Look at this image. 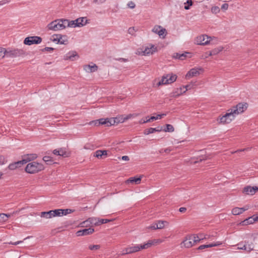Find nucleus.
<instances>
[{
    "mask_svg": "<svg viewBox=\"0 0 258 258\" xmlns=\"http://www.w3.org/2000/svg\"><path fill=\"white\" fill-rule=\"evenodd\" d=\"M120 120L116 118H100L96 120L91 121L90 124H94L96 126H98L100 124L105 125L106 126H109L114 125L115 123H118Z\"/></svg>",
    "mask_w": 258,
    "mask_h": 258,
    "instance_id": "obj_1",
    "label": "nucleus"
},
{
    "mask_svg": "<svg viewBox=\"0 0 258 258\" xmlns=\"http://www.w3.org/2000/svg\"><path fill=\"white\" fill-rule=\"evenodd\" d=\"M84 69L88 73L95 72L97 70L98 67L96 64H94L93 66L90 64L85 65L84 66Z\"/></svg>",
    "mask_w": 258,
    "mask_h": 258,
    "instance_id": "obj_17",
    "label": "nucleus"
},
{
    "mask_svg": "<svg viewBox=\"0 0 258 258\" xmlns=\"http://www.w3.org/2000/svg\"><path fill=\"white\" fill-rule=\"evenodd\" d=\"M39 215L41 218H44L46 219H50L53 217L52 210H50L47 212H42L40 213Z\"/></svg>",
    "mask_w": 258,
    "mask_h": 258,
    "instance_id": "obj_20",
    "label": "nucleus"
},
{
    "mask_svg": "<svg viewBox=\"0 0 258 258\" xmlns=\"http://www.w3.org/2000/svg\"><path fill=\"white\" fill-rule=\"evenodd\" d=\"M141 177H133L130 178L128 180H126V182L127 183H132L135 184H139L141 182Z\"/></svg>",
    "mask_w": 258,
    "mask_h": 258,
    "instance_id": "obj_23",
    "label": "nucleus"
},
{
    "mask_svg": "<svg viewBox=\"0 0 258 258\" xmlns=\"http://www.w3.org/2000/svg\"><path fill=\"white\" fill-rule=\"evenodd\" d=\"M56 36L59 37V39H60V40H66L64 38V37H68L67 35H62L61 34H56Z\"/></svg>",
    "mask_w": 258,
    "mask_h": 258,
    "instance_id": "obj_58",
    "label": "nucleus"
},
{
    "mask_svg": "<svg viewBox=\"0 0 258 258\" xmlns=\"http://www.w3.org/2000/svg\"><path fill=\"white\" fill-rule=\"evenodd\" d=\"M186 211V208L185 207H181L179 209V211L181 213H184Z\"/></svg>",
    "mask_w": 258,
    "mask_h": 258,
    "instance_id": "obj_63",
    "label": "nucleus"
},
{
    "mask_svg": "<svg viewBox=\"0 0 258 258\" xmlns=\"http://www.w3.org/2000/svg\"><path fill=\"white\" fill-rule=\"evenodd\" d=\"M54 50V48L52 47H45L43 49H42V51H50Z\"/></svg>",
    "mask_w": 258,
    "mask_h": 258,
    "instance_id": "obj_54",
    "label": "nucleus"
},
{
    "mask_svg": "<svg viewBox=\"0 0 258 258\" xmlns=\"http://www.w3.org/2000/svg\"><path fill=\"white\" fill-rule=\"evenodd\" d=\"M52 37H53L52 41L53 42H56L57 43H59L61 44H67L68 43V37H64V38L66 40H60L59 37L56 36V34L53 35Z\"/></svg>",
    "mask_w": 258,
    "mask_h": 258,
    "instance_id": "obj_19",
    "label": "nucleus"
},
{
    "mask_svg": "<svg viewBox=\"0 0 258 258\" xmlns=\"http://www.w3.org/2000/svg\"><path fill=\"white\" fill-rule=\"evenodd\" d=\"M248 104L246 103H239L236 105L233 106L231 109L235 115L243 113L246 110Z\"/></svg>",
    "mask_w": 258,
    "mask_h": 258,
    "instance_id": "obj_6",
    "label": "nucleus"
},
{
    "mask_svg": "<svg viewBox=\"0 0 258 258\" xmlns=\"http://www.w3.org/2000/svg\"><path fill=\"white\" fill-rule=\"evenodd\" d=\"M186 55L184 53L180 54V55L179 56V59L181 60H183L185 57H186Z\"/></svg>",
    "mask_w": 258,
    "mask_h": 258,
    "instance_id": "obj_59",
    "label": "nucleus"
},
{
    "mask_svg": "<svg viewBox=\"0 0 258 258\" xmlns=\"http://www.w3.org/2000/svg\"><path fill=\"white\" fill-rule=\"evenodd\" d=\"M258 190V187L246 186L243 189V192L249 195H253Z\"/></svg>",
    "mask_w": 258,
    "mask_h": 258,
    "instance_id": "obj_11",
    "label": "nucleus"
},
{
    "mask_svg": "<svg viewBox=\"0 0 258 258\" xmlns=\"http://www.w3.org/2000/svg\"><path fill=\"white\" fill-rule=\"evenodd\" d=\"M187 4V6H184V9L186 10H189L190 6H191L193 4L192 1L191 0H187L185 4Z\"/></svg>",
    "mask_w": 258,
    "mask_h": 258,
    "instance_id": "obj_45",
    "label": "nucleus"
},
{
    "mask_svg": "<svg viewBox=\"0 0 258 258\" xmlns=\"http://www.w3.org/2000/svg\"><path fill=\"white\" fill-rule=\"evenodd\" d=\"M176 79L177 76L176 75H173L172 74H166L162 76L161 80L159 82L158 85L160 86L171 84L174 82Z\"/></svg>",
    "mask_w": 258,
    "mask_h": 258,
    "instance_id": "obj_5",
    "label": "nucleus"
},
{
    "mask_svg": "<svg viewBox=\"0 0 258 258\" xmlns=\"http://www.w3.org/2000/svg\"><path fill=\"white\" fill-rule=\"evenodd\" d=\"M223 49V47H219L218 48H216L215 49H213L211 51H209V53H208L209 55H215L217 54H218L220 52H221Z\"/></svg>",
    "mask_w": 258,
    "mask_h": 258,
    "instance_id": "obj_27",
    "label": "nucleus"
},
{
    "mask_svg": "<svg viewBox=\"0 0 258 258\" xmlns=\"http://www.w3.org/2000/svg\"><path fill=\"white\" fill-rule=\"evenodd\" d=\"M79 58V55L76 51H70L64 56L65 60L74 61Z\"/></svg>",
    "mask_w": 258,
    "mask_h": 258,
    "instance_id": "obj_16",
    "label": "nucleus"
},
{
    "mask_svg": "<svg viewBox=\"0 0 258 258\" xmlns=\"http://www.w3.org/2000/svg\"><path fill=\"white\" fill-rule=\"evenodd\" d=\"M6 56V48L0 47V59Z\"/></svg>",
    "mask_w": 258,
    "mask_h": 258,
    "instance_id": "obj_43",
    "label": "nucleus"
},
{
    "mask_svg": "<svg viewBox=\"0 0 258 258\" xmlns=\"http://www.w3.org/2000/svg\"><path fill=\"white\" fill-rule=\"evenodd\" d=\"M127 6L129 8H130L131 9H134L136 6L135 3L133 2H130L128 3Z\"/></svg>",
    "mask_w": 258,
    "mask_h": 258,
    "instance_id": "obj_56",
    "label": "nucleus"
},
{
    "mask_svg": "<svg viewBox=\"0 0 258 258\" xmlns=\"http://www.w3.org/2000/svg\"><path fill=\"white\" fill-rule=\"evenodd\" d=\"M164 222H166L163 221H159L156 223V228L158 229L163 228L164 227Z\"/></svg>",
    "mask_w": 258,
    "mask_h": 258,
    "instance_id": "obj_39",
    "label": "nucleus"
},
{
    "mask_svg": "<svg viewBox=\"0 0 258 258\" xmlns=\"http://www.w3.org/2000/svg\"><path fill=\"white\" fill-rule=\"evenodd\" d=\"M157 51V47L154 45L149 44L143 51V55L152 54L154 52Z\"/></svg>",
    "mask_w": 258,
    "mask_h": 258,
    "instance_id": "obj_13",
    "label": "nucleus"
},
{
    "mask_svg": "<svg viewBox=\"0 0 258 258\" xmlns=\"http://www.w3.org/2000/svg\"><path fill=\"white\" fill-rule=\"evenodd\" d=\"M99 219V218H89V220L92 224H94L95 225H99V221H97V220Z\"/></svg>",
    "mask_w": 258,
    "mask_h": 258,
    "instance_id": "obj_41",
    "label": "nucleus"
},
{
    "mask_svg": "<svg viewBox=\"0 0 258 258\" xmlns=\"http://www.w3.org/2000/svg\"><path fill=\"white\" fill-rule=\"evenodd\" d=\"M203 69L201 68H192L188 72L186 75V78L197 76L200 74V72H203Z\"/></svg>",
    "mask_w": 258,
    "mask_h": 258,
    "instance_id": "obj_10",
    "label": "nucleus"
},
{
    "mask_svg": "<svg viewBox=\"0 0 258 258\" xmlns=\"http://www.w3.org/2000/svg\"><path fill=\"white\" fill-rule=\"evenodd\" d=\"M209 53V51L205 52L204 54L202 55V58H207L210 55H208V53Z\"/></svg>",
    "mask_w": 258,
    "mask_h": 258,
    "instance_id": "obj_60",
    "label": "nucleus"
},
{
    "mask_svg": "<svg viewBox=\"0 0 258 258\" xmlns=\"http://www.w3.org/2000/svg\"><path fill=\"white\" fill-rule=\"evenodd\" d=\"M24 53V51L22 49H6V56L7 57H15L22 55Z\"/></svg>",
    "mask_w": 258,
    "mask_h": 258,
    "instance_id": "obj_8",
    "label": "nucleus"
},
{
    "mask_svg": "<svg viewBox=\"0 0 258 258\" xmlns=\"http://www.w3.org/2000/svg\"><path fill=\"white\" fill-rule=\"evenodd\" d=\"M87 20L85 17H81L75 20V21L77 22L78 27H81L85 25L87 23Z\"/></svg>",
    "mask_w": 258,
    "mask_h": 258,
    "instance_id": "obj_24",
    "label": "nucleus"
},
{
    "mask_svg": "<svg viewBox=\"0 0 258 258\" xmlns=\"http://www.w3.org/2000/svg\"><path fill=\"white\" fill-rule=\"evenodd\" d=\"M7 162V160L4 156H0V165H3Z\"/></svg>",
    "mask_w": 258,
    "mask_h": 258,
    "instance_id": "obj_50",
    "label": "nucleus"
},
{
    "mask_svg": "<svg viewBox=\"0 0 258 258\" xmlns=\"http://www.w3.org/2000/svg\"><path fill=\"white\" fill-rule=\"evenodd\" d=\"M205 160V159L204 158L200 157L199 159H198L197 161H193V162L194 163H198V162H202L203 160Z\"/></svg>",
    "mask_w": 258,
    "mask_h": 258,
    "instance_id": "obj_62",
    "label": "nucleus"
},
{
    "mask_svg": "<svg viewBox=\"0 0 258 258\" xmlns=\"http://www.w3.org/2000/svg\"><path fill=\"white\" fill-rule=\"evenodd\" d=\"M106 0H94L93 1V3L101 4L104 3Z\"/></svg>",
    "mask_w": 258,
    "mask_h": 258,
    "instance_id": "obj_57",
    "label": "nucleus"
},
{
    "mask_svg": "<svg viewBox=\"0 0 258 258\" xmlns=\"http://www.w3.org/2000/svg\"><path fill=\"white\" fill-rule=\"evenodd\" d=\"M165 132H173L174 131V128L172 125L170 124H166V128L163 130Z\"/></svg>",
    "mask_w": 258,
    "mask_h": 258,
    "instance_id": "obj_32",
    "label": "nucleus"
},
{
    "mask_svg": "<svg viewBox=\"0 0 258 258\" xmlns=\"http://www.w3.org/2000/svg\"><path fill=\"white\" fill-rule=\"evenodd\" d=\"M228 6H229L228 4L225 3L222 5L221 9L224 11L227 10L228 8Z\"/></svg>",
    "mask_w": 258,
    "mask_h": 258,
    "instance_id": "obj_55",
    "label": "nucleus"
},
{
    "mask_svg": "<svg viewBox=\"0 0 258 258\" xmlns=\"http://www.w3.org/2000/svg\"><path fill=\"white\" fill-rule=\"evenodd\" d=\"M77 22L75 20L69 21V27H78Z\"/></svg>",
    "mask_w": 258,
    "mask_h": 258,
    "instance_id": "obj_47",
    "label": "nucleus"
},
{
    "mask_svg": "<svg viewBox=\"0 0 258 258\" xmlns=\"http://www.w3.org/2000/svg\"><path fill=\"white\" fill-rule=\"evenodd\" d=\"M236 115L234 114L232 110L230 109L227 110V112L222 116H219L217 118V121L219 123L227 124L231 122L233 120Z\"/></svg>",
    "mask_w": 258,
    "mask_h": 258,
    "instance_id": "obj_4",
    "label": "nucleus"
},
{
    "mask_svg": "<svg viewBox=\"0 0 258 258\" xmlns=\"http://www.w3.org/2000/svg\"><path fill=\"white\" fill-rule=\"evenodd\" d=\"M184 93L182 91V87L177 88L174 91H173L171 93V96L174 97H177L182 94Z\"/></svg>",
    "mask_w": 258,
    "mask_h": 258,
    "instance_id": "obj_26",
    "label": "nucleus"
},
{
    "mask_svg": "<svg viewBox=\"0 0 258 258\" xmlns=\"http://www.w3.org/2000/svg\"><path fill=\"white\" fill-rule=\"evenodd\" d=\"M255 221H256L254 218V215L248 217V218L245 219L243 221L241 222V224L242 225H247L248 224H251L254 223Z\"/></svg>",
    "mask_w": 258,
    "mask_h": 258,
    "instance_id": "obj_18",
    "label": "nucleus"
},
{
    "mask_svg": "<svg viewBox=\"0 0 258 258\" xmlns=\"http://www.w3.org/2000/svg\"><path fill=\"white\" fill-rule=\"evenodd\" d=\"M74 211V210H72L70 209H61L62 215H67L68 214L73 213Z\"/></svg>",
    "mask_w": 258,
    "mask_h": 258,
    "instance_id": "obj_38",
    "label": "nucleus"
},
{
    "mask_svg": "<svg viewBox=\"0 0 258 258\" xmlns=\"http://www.w3.org/2000/svg\"><path fill=\"white\" fill-rule=\"evenodd\" d=\"M52 214H53V217H56V216H62V213H61V209H55L52 210Z\"/></svg>",
    "mask_w": 258,
    "mask_h": 258,
    "instance_id": "obj_31",
    "label": "nucleus"
},
{
    "mask_svg": "<svg viewBox=\"0 0 258 258\" xmlns=\"http://www.w3.org/2000/svg\"><path fill=\"white\" fill-rule=\"evenodd\" d=\"M43 160L47 164H51L53 162L52 157L48 156L43 157Z\"/></svg>",
    "mask_w": 258,
    "mask_h": 258,
    "instance_id": "obj_33",
    "label": "nucleus"
},
{
    "mask_svg": "<svg viewBox=\"0 0 258 258\" xmlns=\"http://www.w3.org/2000/svg\"><path fill=\"white\" fill-rule=\"evenodd\" d=\"M211 11L213 13H217L220 11V9L218 7H214L211 9Z\"/></svg>",
    "mask_w": 258,
    "mask_h": 258,
    "instance_id": "obj_52",
    "label": "nucleus"
},
{
    "mask_svg": "<svg viewBox=\"0 0 258 258\" xmlns=\"http://www.w3.org/2000/svg\"><path fill=\"white\" fill-rule=\"evenodd\" d=\"M10 214H0V222H3L6 221L8 218L10 217Z\"/></svg>",
    "mask_w": 258,
    "mask_h": 258,
    "instance_id": "obj_30",
    "label": "nucleus"
},
{
    "mask_svg": "<svg viewBox=\"0 0 258 258\" xmlns=\"http://www.w3.org/2000/svg\"><path fill=\"white\" fill-rule=\"evenodd\" d=\"M159 240H149L147 243L144 244L137 245L139 248V250L143 249H147L150 247L152 245H154L158 242Z\"/></svg>",
    "mask_w": 258,
    "mask_h": 258,
    "instance_id": "obj_12",
    "label": "nucleus"
},
{
    "mask_svg": "<svg viewBox=\"0 0 258 258\" xmlns=\"http://www.w3.org/2000/svg\"><path fill=\"white\" fill-rule=\"evenodd\" d=\"M166 32V29L161 27V28L160 29L159 31H158V34L159 36H162L163 38H164L166 36V34L164 35Z\"/></svg>",
    "mask_w": 258,
    "mask_h": 258,
    "instance_id": "obj_40",
    "label": "nucleus"
},
{
    "mask_svg": "<svg viewBox=\"0 0 258 258\" xmlns=\"http://www.w3.org/2000/svg\"><path fill=\"white\" fill-rule=\"evenodd\" d=\"M44 168V167L42 164L36 162H32L27 165L25 171L28 173L34 174L42 171Z\"/></svg>",
    "mask_w": 258,
    "mask_h": 258,
    "instance_id": "obj_2",
    "label": "nucleus"
},
{
    "mask_svg": "<svg viewBox=\"0 0 258 258\" xmlns=\"http://www.w3.org/2000/svg\"><path fill=\"white\" fill-rule=\"evenodd\" d=\"M94 232V229L92 228H85L83 230H79L77 232L76 234L78 236L88 235L92 234Z\"/></svg>",
    "mask_w": 258,
    "mask_h": 258,
    "instance_id": "obj_14",
    "label": "nucleus"
},
{
    "mask_svg": "<svg viewBox=\"0 0 258 258\" xmlns=\"http://www.w3.org/2000/svg\"><path fill=\"white\" fill-rule=\"evenodd\" d=\"M127 254H130V253L129 252V250H128V248L126 247L122 250V253L120 254V255H123Z\"/></svg>",
    "mask_w": 258,
    "mask_h": 258,
    "instance_id": "obj_53",
    "label": "nucleus"
},
{
    "mask_svg": "<svg viewBox=\"0 0 258 258\" xmlns=\"http://www.w3.org/2000/svg\"><path fill=\"white\" fill-rule=\"evenodd\" d=\"M97 221H99L98 223L99 225H100L102 224L107 223L110 221H111L112 220H109L106 219H99V220H97Z\"/></svg>",
    "mask_w": 258,
    "mask_h": 258,
    "instance_id": "obj_44",
    "label": "nucleus"
},
{
    "mask_svg": "<svg viewBox=\"0 0 258 258\" xmlns=\"http://www.w3.org/2000/svg\"><path fill=\"white\" fill-rule=\"evenodd\" d=\"M165 115H166V114H158L156 116H153L147 119L146 121H144L143 122H149L154 120H157L159 118H161L162 116Z\"/></svg>",
    "mask_w": 258,
    "mask_h": 258,
    "instance_id": "obj_28",
    "label": "nucleus"
},
{
    "mask_svg": "<svg viewBox=\"0 0 258 258\" xmlns=\"http://www.w3.org/2000/svg\"><path fill=\"white\" fill-rule=\"evenodd\" d=\"M57 22V21H56V20H54L49 23L47 26L48 29L50 30L58 31L56 24Z\"/></svg>",
    "mask_w": 258,
    "mask_h": 258,
    "instance_id": "obj_22",
    "label": "nucleus"
},
{
    "mask_svg": "<svg viewBox=\"0 0 258 258\" xmlns=\"http://www.w3.org/2000/svg\"><path fill=\"white\" fill-rule=\"evenodd\" d=\"M61 22L62 23L63 25L64 26V29H65L67 27H69V20L64 19H60Z\"/></svg>",
    "mask_w": 258,
    "mask_h": 258,
    "instance_id": "obj_42",
    "label": "nucleus"
},
{
    "mask_svg": "<svg viewBox=\"0 0 258 258\" xmlns=\"http://www.w3.org/2000/svg\"><path fill=\"white\" fill-rule=\"evenodd\" d=\"M232 213L234 215H238L241 214V210L240 208L236 207L232 210Z\"/></svg>",
    "mask_w": 258,
    "mask_h": 258,
    "instance_id": "obj_34",
    "label": "nucleus"
},
{
    "mask_svg": "<svg viewBox=\"0 0 258 258\" xmlns=\"http://www.w3.org/2000/svg\"><path fill=\"white\" fill-rule=\"evenodd\" d=\"M161 28V26L156 25L152 29V31L155 33L158 34V31H159L160 29Z\"/></svg>",
    "mask_w": 258,
    "mask_h": 258,
    "instance_id": "obj_51",
    "label": "nucleus"
},
{
    "mask_svg": "<svg viewBox=\"0 0 258 258\" xmlns=\"http://www.w3.org/2000/svg\"><path fill=\"white\" fill-rule=\"evenodd\" d=\"M37 157V156L36 154H28L27 156L23 160L26 162V163H27L31 160L35 159Z\"/></svg>",
    "mask_w": 258,
    "mask_h": 258,
    "instance_id": "obj_25",
    "label": "nucleus"
},
{
    "mask_svg": "<svg viewBox=\"0 0 258 258\" xmlns=\"http://www.w3.org/2000/svg\"><path fill=\"white\" fill-rule=\"evenodd\" d=\"M253 248H254V247L253 246L252 243L248 244L247 245H246L245 250L247 251V252H250L251 250H253Z\"/></svg>",
    "mask_w": 258,
    "mask_h": 258,
    "instance_id": "obj_48",
    "label": "nucleus"
},
{
    "mask_svg": "<svg viewBox=\"0 0 258 258\" xmlns=\"http://www.w3.org/2000/svg\"><path fill=\"white\" fill-rule=\"evenodd\" d=\"M55 20H56V21H57L56 22L57 26V30H61L64 29V26L63 25V24H62V23L61 22L60 19H57Z\"/></svg>",
    "mask_w": 258,
    "mask_h": 258,
    "instance_id": "obj_36",
    "label": "nucleus"
},
{
    "mask_svg": "<svg viewBox=\"0 0 258 258\" xmlns=\"http://www.w3.org/2000/svg\"><path fill=\"white\" fill-rule=\"evenodd\" d=\"M221 244V243L220 242H217L216 243H211V244H204V245H200L198 248V250H203L206 248H209V247H212L213 246H218V245H220Z\"/></svg>",
    "mask_w": 258,
    "mask_h": 258,
    "instance_id": "obj_21",
    "label": "nucleus"
},
{
    "mask_svg": "<svg viewBox=\"0 0 258 258\" xmlns=\"http://www.w3.org/2000/svg\"><path fill=\"white\" fill-rule=\"evenodd\" d=\"M134 31V27H130L128 30V32L130 34H133Z\"/></svg>",
    "mask_w": 258,
    "mask_h": 258,
    "instance_id": "obj_64",
    "label": "nucleus"
},
{
    "mask_svg": "<svg viewBox=\"0 0 258 258\" xmlns=\"http://www.w3.org/2000/svg\"><path fill=\"white\" fill-rule=\"evenodd\" d=\"M128 250L129 252L131 253L136 252L139 251V248L137 245L128 247Z\"/></svg>",
    "mask_w": 258,
    "mask_h": 258,
    "instance_id": "obj_29",
    "label": "nucleus"
},
{
    "mask_svg": "<svg viewBox=\"0 0 258 258\" xmlns=\"http://www.w3.org/2000/svg\"><path fill=\"white\" fill-rule=\"evenodd\" d=\"M58 155L62 157L67 156L66 151L62 148L59 149V154Z\"/></svg>",
    "mask_w": 258,
    "mask_h": 258,
    "instance_id": "obj_46",
    "label": "nucleus"
},
{
    "mask_svg": "<svg viewBox=\"0 0 258 258\" xmlns=\"http://www.w3.org/2000/svg\"><path fill=\"white\" fill-rule=\"evenodd\" d=\"M203 240V238H199L198 235L192 234L187 236L182 242L183 245L187 248L192 246L195 243Z\"/></svg>",
    "mask_w": 258,
    "mask_h": 258,
    "instance_id": "obj_3",
    "label": "nucleus"
},
{
    "mask_svg": "<svg viewBox=\"0 0 258 258\" xmlns=\"http://www.w3.org/2000/svg\"><path fill=\"white\" fill-rule=\"evenodd\" d=\"M26 164V162L24 160H22L17 162H15L9 164L8 168L10 170H13L17 168L21 167L23 164Z\"/></svg>",
    "mask_w": 258,
    "mask_h": 258,
    "instance_id": "obj_15",
    "label": "nucleus"
},
{
    "mask_svg": "<svg viewBox=\"0 0 258 258\" xmlns=\"http://www.w3.org/2000/svg\"><path fill=\"white\" fill-rule=\"evenodd\" d=\"M196 41L197 44L205 45L210 43L211 37H208L207 35H202L197 37Z\"/></svg>",
    "mask_w": 258,
    "mask_h": 258,
    "instance_id": "obj_9",
    "label": "nucleus"
},
{
    "mask_svg": "<svg viewBox=\"0 0 258 258\" xmlns=\"http://www.w3.org/2000/svg\"><path fill=\"white\" fill-rule=\"evenodd\" d=\"M156 129L155 128L153 127H150L149 128H147L144 131V134L146 135H149L150 134L154 133L156 132Z\"/></svg>",
    "mask_w": 258,
    "mask_h": 258,
    "instance_id": "obj_35",
    "label": "nucleus"
},
{
    "mask_svg": "<svg viewBox=\"0 0 258 258\" xmlns=\"http://www.w3.org/2000/svg\"><path fill=\"white\" fill-rule=\"evenodd\" d=\"M94 156L98 158H101L102 157V155L101 152V150H97L95 152Z\"/></svg>",
    "mask_w": 258,
    "mask_h": 258,
    "instance_id": "obj_49",
    "label": "nucleus"
},
{
    "mask_svg": "<svg viewBox=\"0 0 258 258\" xmlns=\"http://www.w3.org/2000/svg\"><path fill=\"white\" fill-rule=\"evenodd\" d=\"M100 245L98 244L90 245H89L88 248L91 250L94 251L98 250L99 249H100Z\"/></svg>",
    "mask_w": 258,
    "mask_h": 258,
    "instance_id": "obj_37",
    "label": "nucleus"
},
{
    "mask_svg": "<svg viewBox=\"0 0 258 258\" xmlns=\"http://www.w3.org/2000/svg\"><path fill=\"white\" fill-rule=\"evenodd\" d=\"M189 88V85H186V86H182V90H184L183 91V93H185L188 89V88Z\"/></svg>",
    "mask_w": 258,
    "mask_h": 258,
    "instance_id": "obj_61",
    "label": "nucleus"
},
{
    "mask_svg": "<svg viewBox=\"0 0 258 258\" xmlns=\"http://www.w3.org/2000/svg\"><path fill=\"white\" fill-rule=\"evenodd\" d=\"M42 38L39 36H29L26 37L24 41L26 45H31L34 44H38L42 42Z\"/></svg>",
    "mask_w": 258,
    "mask_h": 258,
    "instance_id": "obj_7",
    "label": "nucleus"
}]
</instances>
